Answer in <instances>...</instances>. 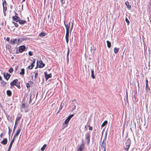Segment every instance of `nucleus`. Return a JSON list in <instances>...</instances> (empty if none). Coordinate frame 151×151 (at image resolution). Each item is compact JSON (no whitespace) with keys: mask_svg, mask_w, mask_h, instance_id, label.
<instances>
[{"mask_svg":"<svg viewBox=\"0 0 151 151\" xmlns=\"http://www.w3.org/2000/svg\"><path fill=\"white\" fill-rule=\"evenodd\" d=\"M34 67H33V65H30V66H29L28 67V68L30 69H32Z\"/></svg>","mask_w":151,"mask_h":151,"instance_id":"c03bdc74","label":"nucleus"},{"mask_svg":"<svg viewBox=\"0 0 151 151\" xmlns=\"http://www.w3.org/2000/svg\"><path fill=\"white\" fill-rule=\"evenodd\" d=\"M28 54L30 56H32V54L31 51H29L28 52Z\"/></svg>","mask_w":151,"mask_h":151,"instance_id":"8fccbe9b","label":"nucleus"},{"mask_svg":"<svg viewBox=\"0 0 151 151\" xmlns=\"http://www.w3.org/2000/svg\"><path fill=\"white\" fill-rule=\"evenodd\" d=\"M12 23H13L14 24L15 27H18V26H19L18 24L17 23L14 22H12Z\"/></svg>","mask_w":151,"mask_h":151,"instance_id":"e433bc0d","label":"nucleus"},{"mask_svg":"<svg viewBox=\"0 0 151 151\" xmlns=\"http://www.w3.org/2000/svg\"><path fill=\"white\" fill-rule=\"evenodd\" d=\"M15 138L14 137H13V138L12 139V141L10 143H11V144H13V143L14 142V140L15 139Z\"/></svg>","mask_w":151,"mask_h":151,"instance_id":"37998d69","label":"nucleus"},{"mask_svg":"<svg viewBox=\"0 0 151 151\" xmlns=\"http://www.w3.org/2000/svg\"><path fill=\"white\" fill-rule=\"evenodd\" d=\"M69 121L68 120V119H66L64 122L63 123V126L64 125H65V127H66L67 126V125L68 123V122H69Z\"/></svg>","mask_w":151,"mask_h":151,"instance_id":"2eb2a0df","label":"nucleus"},{"mask_svg":"<svg viewBox=\"0 0 151 151\" xmlns=\"http://www.w3.org/2000/svg\"><path fill=\"white\" fill-rule=\"evenodd\" d=\"M125 21L128 24H129V20L128 19L126 18L125 19Z\"/></svg>","mask_w":151,"mask_h":151,"instance_id":"49530a36","label":"nucleus"},{"mask_svg":"<svg viewBox=\"0 0 151 151\" xmlns=\"http://www.w3.org/2000/svg\"><path fill=\"white\" fill-rule=\"evenodd\" d=\"M16 128V126H14V128L13 130V133L15 131V129Z\"/></svg>","mask_w":151,"mask_h":151,"instance_id":"6e6d98bb","label":"nucleus"},{"mask_svg":"<svg viewBox=\"0 0 151 151\" xmlns=\"http://www.w3.org/2000/svg\"><path fill=\"white\" fill-rule=\"evenodd\" d=\"M13 20L14 21L16 22H18L19 21L20 18L18 17H12Z\"/></svg>","mask_w":151,"mask_h":151,"instance_id":"9b49d317","label":"nucleus"},{"mask_svg":"<svg viewBox=\"0 0 151 151\" xmlns=\"http://www.w3.org/2000/svg\"><path fill=\"white\" fill-rule=\"evenodd\" d=\"M146 90L147 91H149L150 90V89L149 88L148 85H146Z\"/></svg>","mask_w":151,"mask_h":151,"instance_id":"58836bf2","label":"nucleus"},{"mask_svg":"<svg viewBox=\"0 0 151 151\" xmlns=\"http://www.w3.org/2000/svg\"><path fill=\"white\" fill-rule=\"evenodd\" d=\"M73 24L72 23V26H71V30L73 29Z\"/></svg>","mask_w":151,"mask_h":151,"instance_id":"052dcab7","label":"nucleus"},{"mask_svg":"<svg viewBox=\"0 0 151 151\" xmlns=\"http://www.w3.org/2000/svg\"><path fill=\"white\" fill-rule=\"evenodd\" d=\"M4 78L6 80H8L9 78V77L11 76V75L8 73H4Z\"/></svg>","mask_w":151,"mask_h":151,"instance_id":"6e6552de","label":"nucleus"},{"mask_svg":"<svg viewBox=\"0 0 151 151\" xmlns=\"http://www.w3.org/2000/svg\"><path fill=\"white\" fill-rule=\"evenodd\" d=\"M21 130V129L20 128H18V129L17 130L16 133L14 135V137L15 138L16 137H17L20 131Z\"/></svg>","mask_w":151,"mask_h":151,"instance_id":"ddd939ff","label":"nucleus"},{"mask_svg":"<svg viewBox=\"0 0 151 151\" xmlns=\"http://www.w3.org/2000/svg\"><path fill=\"white\" fill-rule=\"evenodd\" d=\"M106 43L107 44V46L109 48H110L111 47V43L110 42H109V41H106Z\"/></svg>","mask_w":151,"mask_h":151,"instance_id":"5701e85b","label":"nucleus"},{"mask_svg":"<svg viewBox=\"0 0 151 151\" xmlns=\"http://www.w3.org/2000/svg\"><path fill=\"white\" fill-rule=\"evenodd\" d=\"M125 4L127 6V7L129 9H130L131 8V6L129 5V2L128 1L125 2Z\"/></svg>","mask_w":151,"mask_h":151,"instance_id":"aec40b11","label":"nucleus"},{"mask_svg":"<svg viewBox=\"0 0 151 151\" xmlns=\"http://www.w3.org/2000/svg\"><path fill=\"white\" fill-rule=\"evenodd\" d=\"M94 72L93 70H91V77L92 78L94 79L95 78V76L94 73Z\"/></svg>","mask_w":151,"mask_h":151,"instance_id":"f3484780","label":"nucleus"},{"mask_svg":"<svg viewBox=\"0 0 151 151\" xmlns=\"http://www.w3.org/2000/svg\"><path fill=\"white\" fill-rule=\"evenodd\" d=\"M64 24L65 25L66 28V34L65 35V39L67 43H68V37L69 36V28L70 26V22L67 24H66L64 22Z\"/></svg>","mask_w":151,"mask_h":151,"instance_id":"f257e3e1","label":"nucleus"},{"mask_svg":"<svg viewBox=\"0 0 151 151\" xmlns=\"http://www.w3.org/2000/svg\"><path fill=\"white\" fill-rule=\"evenodd\" d=\"M1 81V83L2 84L3 86H5L6 84V83L2 79Z\"/></svg>","mask_w":151,"mask_h":151,"instance_id":"4be33fe9","label":"nucleus"},{"mask_svg":"<svg viewBox=\"0 0 151 151\" xmlns=\"http://www.w3.org/2000/svg\"><path fill=\"white\" fill-rule=\"evenodd\" d=\"M11 132H12V130L10 129V127H9V135H10V134Z\"/></svg>","mask_w":151,"mask_h":151,"instance_id":"de8ad7c7","label":"nucleus"},{"mask_svg":"<svg viewBox=\"0 0 151 151\" xmlns=\"http://www.w3.org/2000/svg\"><path fill=\"white\" fill-rule=\"evenodd\" d=\"M90 137V132H88L86 134L85 139L86 140V142H87V145L89 144V143Z\"/></svg>","mask_w":151,"mask_h":151,"instance_id":"f03ea898","label":"nucleus"},{"mask_svg":"<svg viewBox=\"0 0 151 151\" xmlns=\"http://www.w3.org/2000/svg\"><path fill=\"white\" fill-rule=\"evenodd\" d=\"M108 122L107 121H105L103 122V123L101 125V127H104L105 125L106 124H107Z\"/></svg>","mask_w":151,"mask_h":151,"instance_id":"c85d7f7f","label":"nucleus"},{"mask_svg":"<svg viewBox=\"0 0 151 151\" xmlns=\"http://www.w3.org/2000/svg\"><path fill=\"white\" fill-rule=\"evenodd\" d=\"M62 106L61 105L60 106L59 110L58 111L57 113V114H58L59 113L60 111L62 109Z\"/></svg>","mask_w":151,"mask_h":151,"instance_id":"f704fd0d","label":"nucleus"},{"mask_svg":"<svg viewBox=\"0 0 151 151\" xmlns=\"http://www.w3.org/2000/svg\"><path fill=\"white\" fill-rule=\"evenodd\" d=\"M73 116H74V114H71V115H70V116H68V118L67 119H68V120L69 121L70 120V119Z\"/></svg>","mask_w":151,"mask_h":151,"instance_id":"7c9ffc66","label":"nucleus"},{"mask_svg":"<svg viewBox=\"0 0 151 151\" xmlns=\"http://www.w3.org/2000/svg\"><path fill=\"white\" fill-rule=\"evenodd\" d=\"M12 144H11V143H10V145L9 146V148H8V150L7 151H10V150L11 149V147H12Z\"/></svg>","mask_w":151,"mask_h":151,"instance_id":"2f4dec72","label":"nucleus"},{"mask_svg":"<svg viewBox=\"0 0 151 151\" xmlns=\"http://www.w3.org/2000/svg\"><path fill=\"white\" fill-rule=\"evenodd\" d=\"M73 116H74V114H71V115H70V116H68V118L67 119H68V120L69 121L70 120V119Z\"/></svg>","mask_w":151,"mask_h":151,"instance_id":"c756f323","label":"nucleus"},{"mask_svg":"<svg viewBox=\"0 0 151 151\" xmlns=\"http://www.w3.org/2000/svg\"><path fill=\"white\" fill-rule=\"evenodd\" d=\"M31 65H33V67L34 66V64L33 63H32Z\"/></svg>","mask_w":151,"mask_h":151,"instance_id":"338daca9","label":"nucleus"},{"mask_svg":"<svg viewBox=\"0 0 151 151\" xmlns=\"http://www.w3.org/2000/svg\"><path fill=\"white\" fill-rule=\"evenodd\" d=\"M25 108H26V105L24 103L22 105L21 107V110H22V109Z\"/></svg>","mask_w":151,"mask_h":151,"instance_id":"473e14b6","label":"nucleus"},{"mask_svg":"<svg viewBox=\"0 0 151 151\" xmlns=\"http://www.w3.org/2000/svg\"><path fill=\"white\" fill-rule=\"evenodd\" d=\"M106 141L105 140H103L102 141V145L101 144V145L103 146V147H105L106 146Z\"/></svg>","mask_w":151,"mask_h":151,"instance_id":"393cba45","label":"nucleus"},{"mask_svg":"<svg viewBox=\"0 0 151 151\" xmlns=\"http://www.w3.org/2000/svg\"><path fill=\"white\" fill-rule=\"evenodd\" d=\"M1 143L3 145H6L7 143V139L6 138H4L1 142Z\"/></svg>","mask_w":151,"mask_h":151,"instance_id":"f8f14e48","label":"nucleus"},{"mask_svg":"<svg viewBox=\"0 0 151 151\" xmlns=\"http://www.w3.org/2000/svg\"><path fill=\"white\" fill-rule=\"evenodd\" d=\"M47 145L46 144H44L43 146L41 147V150L42 151H43L46 147Z\"/></svg>","mask_w":151,"mask_h":151,"instance_id":"b1692460","label":"nucleus"},{"mask_svg":"<svg viewBox=\"0 0 151 151\" xmlns=\"http://www.w3.org/2000/svg\"><path fill=\"white\" fill-rule=\"evenodd\" d=\"M38 73L37 72H36L35 73V79L36 78H37V76H38Z\"/></svg>","mask_w":151,"mask_h":151,"instance_id":"79ce46f5","label":"nucleus"},{"mask_svg":"<svg viewBox=\"0 0 151 151\" xmlns=\"http://www.w3.org/2000/svg\"><path fill=\"white\" fill-rule=\"evenodd\" d=\"M18 66H17L15 68V71H16L18 69Z\"/></svg>","mask_w":151,"mask_h":151,"instance_id":"bf43d9fd","label":"nucleus"},{"mask_svg":"<svg viewBox=\"0 0 151 151\" xmlns=\"http://www.w3.org/2000/svg\"><path fill=\"white\" fill-rule=\"evenodd\" d=\"M26 86L27 88H29L30 86L29 84V83H27L26 84Z\"/></svg>","mask_w":151,"mask_h":151,"instance_id":"a18cd8bd","label":"nucleus"},{"mask_svg":"<svg viewBox=\"0 0 151 151\" xmlns=\"http://www.w3.org/2000/svg\"><path fill=\"white\" fill-rule=\"evenodd\" d=\"M19 51L20 52H22L24 51L26 49V47L24 45H22L19 46Z\"/></svg>","mask_w":151,"mask_h":151,"instance_id":"423d86ee","label":"nucleus"},{"mask_svg":"<svg viewBox=\"0 0 151 151\" xmlns=\"http://www.w3.org/2000/svg\"><path fill=\"white\" fill-rule=\"evenodd\" d=\"M13 71V69L12 68H11L9 70V72L10 73H12Z\"/></svg>","mask_w":151,"mask_h":151,"instance_id":"4c0bfd02","label":"nucleus"},{"mask_svg":"<svg viewBox=\"0 0 151 151\" xmlns=\"http://www.w3.org/2000/svg\"><path fill=\"white\" fill-rule=\"evenodd\" d=\"M89 127V129L90 130H92L93 129V127H90L89 125L88 126Z\"/></svg>","mask_w":151,"mask_h":151,"instance_id":"09e8293b","label":"nucleus"},{"mask_svg":"<svg viewBox=\"0 0 151 151\" xmlns=\"http://www.w3.org/2000/svg\"><path fill=\"white\" fill-rule=\"evenodd\" d=\"M46 35V34L44 32H42L41 33H40L39 35V36L41 37H44Z\"/></svg>","mask_w":151,"mask_h":151,"instance_id":"412c9836","label":"nucleus"},{"mask_svg":"<svg viewBox=\"0 0 151 151\" xmlns=\"http://www.w3.org/2000/svg\"><path fill=\"white\" fill-rule=\"evenodd\" d=\"M72 111H73L74 110V109H75L76 108V105L75 104H74V105H73L72 106Z\"/></svg>","mask_w":151,"mask_h":151,"instance_id":"c9c22d12","label":"nucleus"},{"mask_svg":"<svg viewBox=\"0 0 151 151\" xmlns=\"http://www.w3.org/2000/svg\"><path fill=\"white\" fill-rule=\"evenodd\" d=\"M107 132H106L105 133V136H106V137H107Z\"/></svg>","mask_w":151,"mask_h":151,"instance_id":"69168bd1","label":"nucleus"},{"mask_svg":"<svg viewBox=\"0 0 151 151\" xmlns=\"http://www.w3.org/2000/svg\"><path fill=\"white\" fill-rule=\"evenodd\" d=\"M15 86H16L18 88H19V89L20 88V86L19 84H17L16 85H15Z\"/></svg>","mask_w":151,"mask_h":151,"instance_id":"3c124183","label":"nucleus"},{"mask_svg":"<svg viewBox=\"0 0 151 151\" xmlns=\"http://www.w3.org/2000/svg\"><path fill=\"white\" fill-rule=\"evenodd\" d=\"M35 58H34L33 60L32 63H33L34 64L35 63Z\"/></svg>","mask_w":151,"mask_h":151,"instance_id":"864d4df0","label":"nucleus"},{"mask_svg":"<svg viewBox=\"0 0 151 151\" xmlns=\"http://www.w3.org/2000/svg\"><path fill=\"white\" fill-rule=\"evenodd\" d=\"M106 137H106V136H105L104 137V140L106 141Z\"/></svg>","mask_w":151,"mask_h":151,"instance_id":"e2e57ef3","label":"nucleus"},{"mask_svg":"<svg viewBox=\"0 0 151 151\" xmlns=\"http://www.w3.org/2000/svg\"><path fill=\"white\" fill-rule=\"evenodd\" d=\"M131 141L130 140L129 138H128L126 142L125 143V145H130L131 144Z\"/></svg>","mask_w":151,"mask_h":151,"instance_id":"6ab92c4d","label":"nucleus"},{"mask_svg":"<svg viewBox=\"0 0 151 151\" xmlns=\"http://www.w3.org/2000/svg\"><path fill=\"white\" fill-rule=\"evenodd\" d=\"M7 5H3V12H4V16H6V11L7 10V6H6Z\"/></svg>","mask_w":151,"mask_h":151,"instance_id":"9d476101","label":"nucleus"},{"mask_svg":"<svg viewBox=\"0 0 151 151\" xmlns=\"http://www.w3.org/2000/svg\"><path fill=\"white\" fill-rule=\"evenodd\" d=\"M125 146L124 148V149L126 151H128L129 149V147H130V145H125Z\"/></svg>","mask_w":151,"mask_h":151,"instance_id":"4468645a","label":"nucleus"},{"mask_svg":"<svg viewBox=\"0 0 151 151\" xmlns=\"http://www.w3.org/2000/svg\"><path fill=\"white\" fill-rule=\"evenodd\" d=\"M32 95H31L30 96V98H29V103H30L31 102V101H32Z\"/></svg>","mask_w":151,"mask_h":151,"instance_id":"a19ab883","label":"nucleus"},{"mask_svg":"<svg viewBox=\"0 0 151 151\" xmlns=\"http://www.w3.org/2000/svg\"><path fill=\"white\" fill-rule=\"evenodd\" d=\"M3 136H4V135H3V134H1V135H0V137L2 138L3 137Z\"/></svg>","mask_w":151,"mask_h":151,"instance_id":"680f3d73","label":"nucleus"},{"mask_svg":"<svg viewBox=\"0 0 151 151\" xmlns=\"http://www.w3.org/2000/svg\"><path fill=\"white\" fill-rule=\"evenodd\" d=\"M6 40L8 41H9L10 40V38L9 37H7Z\"/></svg>","mask_w":151,"mask_h":151,"instance_id":"13d9d810","label":"nucleus"},{"mask_svg":"<svg viewBox=\"0 0 151 151\" xmlns=\"http://www.w3.org/2000/svg\"><path fill=\"white\" fill-rule=\"evenodd\" d=\"M17 122L16 121H15V126H16L17 124Z\"/></svg>","mask_w":151,"mask_h":151,"instance_id":"0e129e2a","label":"nucleus"},{"mask_svg":"<svg viewBox=\"0 0 151 151\" xmlns=\"http://www.w3.org/2000/svg\"><path fill=\"white\" fill-rule=\"evenodd\" d=\"M19 24L22 25H23L24 23H27L26 21L25 20H20L19 19Z\"/></svg>","mask_w":151,"mask_h":151,"instance_id":"dca6fc26","label":"nucleus"},{"mask_svg":"<svg viewBox=\"0 0 151 151\" xmlns=\"http://www.w3.org/2000/svg\"><path fill=\"white\" fill-rule=\"evenodd\" d=\"M20 39L19 38L18 39H11L10 41V44L13 45L14 44H17L19 43Z\"/></svg>","mask_w":151,"mask_h":151,"instance_id":"20e7f679","label":"nucleus"},{"mask_svg":"<svg viewBox=\"0 0 151 151\" xmlns=\"http://www.w3.org/2000/svg\"><path fill=\"white\" fill-rule=\"evenodd\" d=\"M18 81L17 79L14 80L12 82L10 83V85L11 86H15L17 84V83Z\"/></svg>","mask_w":151,"mask_h":151,"instance_id":"1a4fd4ad","label":"nucleus"},{"mask_svg":"<svg viewBox=\"0 0 151 151\" xmlns=\"http://www.w3.org/2000/svg\"><path fill=\"white\" fill-rule=\"evenodd\" d=\"M70 51L68 49L67 54V63L69 61V58L68 56L69 55V53Z\"/></svg>","mask_w":151,"mask_h":151,"instance_id":"bb28decb","label":"nucleus"},{"mask_svg":"<svg viewBox=\"0 0 151 151\" xmlns=\"http://www.w3.org/2000/svg\"><path fill=\"white\" fill-rule=\"evenodd\" d=\"M44 73L45 76V78L46 81L48 78H51L52 77L51 74V73L47 74V72H45Z\"/></svg>","mask_w":151,"mask_h":151,"instance_id":"0eeeda50","label":"nucleus"},{"mask_svg":"<svg viewBox=\"0 0 151 151\" xmlns=\"http://www.w3.org/2000/svg\"><path fill=\"white\" fill-rule=\"evenodd\" d=\"M60 1L61 3L62 4H64L65 3V1H63V0H60Z\"/></svg>","mask_w":151,"mask_h":151,"instance_id":"603ef678","label":"nucleus"},{"mask_svg":"<svg viewBox=\"0 0 151 151\" xmlns=\"http://www.w3.org/2000/svg\"><path fill=\"white\" fill-rule=\"evenodd\" d=\"M15 16H14V17H18L17 16V15H18V14L16 12H15Z\"/></svg>","mask_w":151,"mask_h":151,"instance_id":"5fc2aeb1","label":"nucleus"},{"mask_svg":"<svg viewBox=\"0 0 151 151\" xmlns=\"http://www.w3.org/2000/svg\"><path fill=\"white\" fill-rule=\"evenodd\" d=\"M119 50V49L118 48H116V47H115L114 48V52L115 53H117L118 52Z\"/></svg>","mask_w":151,"mask_h":151,"instance_id":"a878e982","label":"nucleus"},{"mask_svg":"<svg viewBox=\"0 0 151 151\" xmlns=\"http://www.w3.org/2000/svg\"><path fill=\"white\" fill-rule=\"evenodd\" d=\"M3 5H7V3L5 0H4L3 2L2 3Z\"/></svg>","mask_w":151,"mask_h":151,"instance_id":"ea45409f","label":"nucleus"},{"mask_svg":"<svg viewBox=\"0 0 151 151\" xmlns=\"http://www.w3.org/2000/svg\"><path fill=\"white\" fill-rule=\"evenodd\" d=\"M103 147L104 148V151H106V147Z\"/></svg>","mask_w":151,"mask_h":151,"instance_id":"774afa93","label":"nucleus"},{"mask_svg":"<svg viewBox=\"0 0 151 151\" xmlns=\"http://www.w3.org/2000/svg\"><path fill=\"white\" fill-rule=\"evenodd\" d=\"M148 84V81L147 80H146V85H147Z\"/></svg>","mask_w":151,"mask_h":151,"instance_id":"4d7b16f0","label":"nucleus"},{"mask_svg":"<svg viewBox=\"0 0 151 151\" xmlns=\"http://www.w3.org/2000/svg\"><path fill=\"white\" fill-rule=\"evenodd\" d=\"M21 116L17 117L16 119V121L18 122V121H19L20 120V119H21Z\"/></svg>","mask_w":151,"mask_h":151,"instance_id":"72a5a7b5","label":"nucleus"},{"mask_svg":"<svg viewBox=\"0 0 151 151\" xmlns=\"http://www.w3.org/2000/svg\"><path fill=\"white\" fill-rule=\"evenodd\" d=\"M6 93L8 96H10L12 94V92L10 90H8L7 91Z\"/></svg>","mask_w":151,"mask_h":151,"instance_id":"a211bd4d","label":"nucleus"},{"mask_svg":"<svg viewBox=\"0 0 151 151\" xmlns=\"http://www.w3.org/2000/svg\"><path fill=\"white\" fill-rule=\"evenodd\" d=\"M21 72H20L21 75H24V68H22L21 70Z\"/></svg>","mask_w":151,"mask_h":151,"instance_id":"cd10ccee","label":"nucleus"},{"mask_svg":"<svg viewBox=\"0 0 151 151\" xmlns=\"http://www.w3.org/2000/svg\"><path fill=\"white\" fill-rule=\"evenodd\" d=\"M37 64L39 65V67L40 68H42L45 66V64L44 63L42 60L37 61Z\"/></svg>","mask_w":151,"mask_h":151,"instance_id":"39448f33","label":"nucleus"},{"mask_svg":"<svg viewBox=\"0 0 151 151\" xmlns=\"http://www.w3.org/2000/svg\"><path fill=\"white\" fill-rule=\"evenodd\" d=\"M82 144L78 147L77 151H83L84 150V143L83 140L82 141Z\"/></svg>","mask_w":151,"mask_h":151,"instance_id":"7ed1b4c3","label":"nucleus"}]
</instances>
